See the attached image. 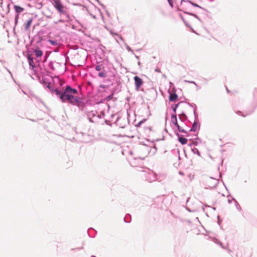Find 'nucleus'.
Returning <instances> with one entry per match:
<instances>
[{
  "label": "nucleus",
  "instance_id": "7",
  "mask_svg": "<svg viewBox=\"0 0 257 257\" xmlns=\"http://www.w3.org/2000/svg\"><path fill=\"white\" fill-rule=\"evenodd\" d=\"M178 97L176 93L171 94L169 96V100L171 101H175Z\"/></svg>",
  "mask_w": 257,
  "mask_h": 257
},
{
  "label": "nucleus",
  "instance_id": "19",
  "mask_svg": "<svg viewBox=\"0 0 257 257\" xmlns=\"http://www.w3.org/2000/svg\"><path fill=\"white\" fill-rule=\"evenodd\" d=\"M112 95L113 94H111V95H110L109 96H107V100H110V99H111L112 98Z\"/></svg>",
  "mask_w": 257,
  "mask_h": 257
},
{
  "label": "nucleus",
  "instance_id": "10",
  "mask_svg": "<svg viewBox=\"0 0 257 257\" xmlns=\"http://www.w3.org/2000/svg\"><path fill=\"white\" fill-rule=\"evenodd\" d=\"M179 141L182 145H185L187 143V140L186 138L183 137L179 138Z\"/></svg>",
  "mask_w": 257,
  "mask_h": 257
},
{
  "label": "nucleus",
  "instance_id": "5",
  "mask_svg": "<svg viewBox=\"0 0 257 257\" xmlns=\"http://www.w3.org/2000/svg\"><path fill=\"white\" fill-rule=\"evenodd\" d=\"M14 9H15V11L16 12V13H18V14L19 13H21L23 12L24 10V8H23L20 6H17V5L14 6Z\"/></svg>",
  "mask_w": 257,
  "mask_h": 257
},
{
  "label": "nucleus",
  "instance_id": "15",
  "mask_svg": "<svg viewBox=\"0 0 257 257\" xmlns=\"http://www.w3.org/2000/svg\"><path fill=\"white\" fill-rule=\"evenodd\" d=\"M197 124L195 123H194L193 125V126L191 128V129L190 130V131L195 132L197 129Z\"/></svg>",
  "mask_w": 257,
  "mask_h": 257
},
{
  "label": "nucleus",
  "instance_id": "3",
  "mask_svg": "<svg viewBox=\"0 0 257 257\" xmlns=\"http://www.w3.org/2000/svg\"><path fill=\"white\" fill-rule=\"evenodd\" d=\"M52 4L55 8L58 11L60 14H65V7L60 0H51Z\"/></svg>",
  "mask_w": 257,
  "mask_h": 257
},
{
  "label": "nucleus",
  "instance_id": "16",
  "mask_svg": "<svg viewBox=\"0 0 257 257\" xmlns=\"http://www.w3.org/2000/svg\"><path fill=\"white\" fill-rule=\"evenodd\" d=\"M95 70L97 71H100L101 70V67L100 65H96L95 67Z\"/></svg>",
  "mask_w": 257,
  "mask_h": 257
},
{
  "label": "nucleus",
  "instance_id": "21",
  "mask_svg": "<svg viewBox=\"0 0 257 257\" xmlns=\"http://www.w3.org/2000/svg\"><path fill=\"white\" fill-rule=\"evenodd\" d=\"M147 130H149V131H151V127L150 126H148L147 128H146Z\"/></svg>",
  "mask_w": 257,
  "mask_h": 257
},
{
  "label": "nucleus",
  "instance_id": "18",
  "mask_svg": "<svg viewBox=\"0 0 257 257\" xmlns=\"http://www.w3.org/2000/svg\"><path fill=\"white\" fill-rule=\"evenodd\" d=\"M177 128L180 132H185V131L183 129H182L179 125H178Z\"/></svg>",
  "mask_w": 257,
  "mask_h": 257
},
{
  "label": "nucleus",
  "instance_id": "23",
  "mask_svg": "<svg viewBox=\"0 0 257 257\" xmlns=\"http://www.w3.org/2000/svg\"><path fill=\"white\" fill-rule=\"evenodd\" d=\"M100 87H102V88H104V86L103 85H101Z\"/></svg>",
  "mask_w": 257,
  "mask_h": 257
},
{
  "label": "nucleus",
  "instance_id": "13",
  "mask_svg": "<svg viewBox=\"0 0 257 257\" xmlns=\"http://www.w3.org/2000/svg\"><path fill=\"white\" fill-rule=\"evenodd\" d=\"M48 41L53 46H57L59 44L58 42L56 40H49Z\"/></svg>",
  "mask_w": 257,
  "mask_h": 257
},
{
  "label": "nucleus",
  "instance_id": "12",
  "mask_svg": "<svg viewBox=\"0 0 257 257\" xmlns=\"http://www.w3.org/2000/svg\"><path fill=\"white\" fill-rule=\"evenodd\" d=\"M52 92H55V94L59 96V98H60L61 95L62 94V92H61L60 91H59L58 89H54L53 91H52Z\"/></svg>",
  "mask_w": 257,
  "mask_h": 257
},
{
  "label": "nucleus",
  "instance_id": "24",
  "mask_svg": "<svg viewBox=\"0 0 257 257\" xmlns=\"http://www.w3.org/2000/svg\"><path fill=\"white\" fill-rule=\"evenodd\" d=\"M227 91L228 92H229V91L228 89H227Z\"/></svg>",
  "mask_w": 257,
  "mask_h": 257
},
{
  "label": "nucleus",
  "instance_id": "14",
  "mask_svg": "<svg viewBox=\"0 0 257 257\" xmlns=\"http://www.w3.org/2000/svg\"><path fill=\"white\" fill-rule=\"evenodd\" d=\"M98 76L100 77H106V74L105 73L103 72H100L98 74Z\"/></svg>",
  "mask_w": 257,
  "mask_h": 257
},
{
  "label": "nucleus",
  "instance_id": "6",
  "mask_svg": "<svg viewBox=\"0 0 257 257\" xmlns=\"http://www.w3.org/2000/svg\"><path fill=\"white\" fill-rule=\"evenodd\" d=\"M32 21H33V18H31L30 19L27 24L25 25V29L26 30H28L31 25V24L32 23Z\"/></svg>",
  "mask_w": 257,
  "mask_h": 257
},
{
  "label": "nucleus",
  "instance_id": "20",
  "mask_svg": "<svg viewBox=\"0 0 257 257\" xmlns=\"http://www.w3.org/2000/svg\"><path fill=\"white\" fill-rule=\"evenodd\" d=\"M143 121H140V122L138 123V124L137 126H141V124L143 123Z\"/></svg>",
  "mask_w": 257,
  "mask_h": 257
},
{
  "label": "nucleus",
  "instance_id": "22",
  "mask_svg": "<svg viewBox=\"0 0 257 257\" xmlns=\"http://www.w3.org/2000/svg\"><path fill=\"white\" fill-rule=\"evenodd\" d=\"M168 1L169 3H170V4H171V0H168Z\"/></svg>",
  "mask_w": 257,
  "mask_h": 257
},
{
  "label": "nucleus",
  "instance_id": "4",
  "mask_svg": "<svg viewBox=\"0 0 257 257\" xmlns=\"http://www.w3.org/2000/svg\"><path fill=\"white\" fill-rule=\"evenodd\" d=\"M135 85L137 90H139L141 86L143 84L142 79L139 76H135L134 77Z\"/></svg>",
  "mask_w": 257,
  "mask_h": 257
},
{
  "label": "nucleus",
  "instance_id": "9",
  "mask_svg": "<svg viewBox=\"0 0 257 257\" xmlns=\"http://www.w3.org/2000/svg\"><path fill=\"white\" fill-rule=\"evenodd\" d=\"M28 61L29 65L32 67V68H34L35 67V64L34 63L33 59L32 57H31L30 56H29L28 57Z\"/></svg>",
  "mask_w": 257,
  "mask_h": 257
},
{
  "label": "nucleus",
  "instance_id": "17",
  "mask_svg": "<svg viewBox=\"0 0 257 257\" xmlns=\"http://www.w3.org/2000/svg\"><path fill=\"white\" fill-rule=\"evenodd\" d=\"M19 18V14L16 15V16L15 17V22H16V24H17L18 23Z\"/></svg>",
  "mask_w": 257,
  "mask_h": 257
},
{
  "label": "nucleus",
  "instance_id": "1",
  "mask_svg": "<svg viewBox=\"0 0 257 257\" xmlns=\"http://www.w3.org/2000/svg\"><path fill=\"white\" fill-rule=\"evenodd\" d=\"M78 93L76 89L72 88L70 86L67 85L65 90L62 92L60 99L63 102H69L75 104L78 102V97L77 96Z\"/></svg>",
  "mask_w": 257,
  "mask_h": 257
},
{
  "label": "nucleus",
  "instance_id": "2",
  "mask_svg": "<svg viewBox=\"0 0 257 257\" xmlns=\"http://www.w3.org/2000/svg\"><path fill=\"white\" fill-rule=\"evenodd\" d=\"M217 174L214 176H207L205 178V183L209 188H215L219 183Z\"/></svg>",
  "mask_w": 257,
  "mask_h": 257
},
{
  "label": "nucleus",
  "instance_id": "8",
  "mask_svg": "<svg viewBox=\"0 0 257 257\" xmlns=\"http://www.w3.org/2000/svg\"><path fill=\"white\" fill-rule=\"evenodd\" d=\"M34 52L37 57H40L43 55L42 51L40 49H35Z\"/></svg>",
  "mask_w": 257,
  "mask_h": 257
},
{
  "label": "nucleus",
  "instance_id": "11",
  "mask_svg": "<svg viewBox=\"0 0 257 257\" xmlns=\"http://www.w3.org/2000/svg\"><path fill=\"white\" fill-rule=\"evenodd\" d=\"M172 121L175 125H176L177 127L178 126V125H179L177 122V117L176 115L172 116Z\"/></svg>",
  "mask_w": 257,
  "mask_h": 257
}]
</instances>
